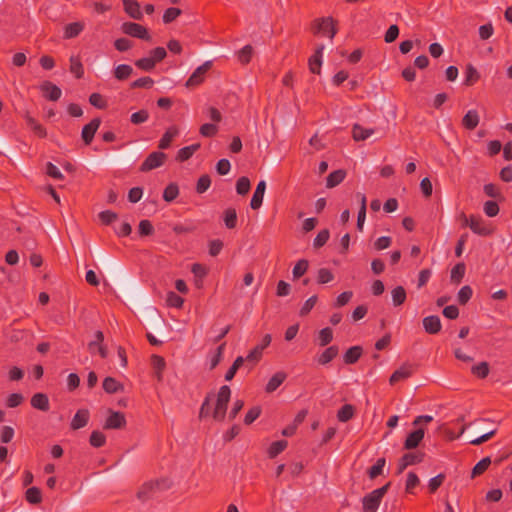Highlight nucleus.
<instances>
[{"label":"nucleus","mask_w":512,"mask_h":512,"mask_svg":"<svg viewBox=\"0 0 512 512\" xmlns=\"http://www.w3.org/2000/svg\"><path fill=\"white\" fill-rule=\"evenodd\" d=\"M231 397V389L228 385L220 387L213 412L211 413L213 419L217 422H222L225 419L228 403Z\"/></svg>","instance_id":"obj_1"},{"label":"nucleus","mask_w":512,"mask_h":512,"mask_svg":"<svg viewBox=\"0 0 512 512\" xmlns=\"http://www.w3.org/2000/svg\"><path fill=\"white\" fill-rule=\"evenodd\" d=\"M389 486L390 482L364 496L362 499L363 512H376Z\"/></svg>","instance_id":"obj_2"},{"label":"nucleus","mask_w":512,"mask_h":512,"mask_svg":"<svg viewBox=\"0 0 512 512\" xmlns=\"http://www.w3.org/2000/svg\"><path fill=\"white\" fill-rule=\"evenodd\" d=\"M311 29L314 34L328 36L330 39H333L337 33L336 22L332 17L315 19L312 22Z\"/></svg>","instance_id":"obj_3"},{"label":"nucleus","mask_w":512,"mask_h":512,"mask_svg":"<svg viewBox=\"0 0 512 512\" xmlns=\"http://www.w3.org/2000/svg\"><path fill=\"white\" fill-rule=\"evenodd\" d=\"M168 487L169 485L167 484L166 480L146 482L139 489L137 497L142 501H146L153 497L157 491L166 489Z\"/></svg>","instance_id":"obj_4"},{"label":"nucleus","mask_w":512,"mask_h":512,"mask_svg":"<svg viewBox=\"0 0 512 512\" xmlns=\"http://www.w3.org/2000/svg\"><path fill=\"white\" fill-rule=\"evenodd\" d=\"M167 159V155L164 152L155 151L150 153L146 159L140 165L139 170L141 172H149L153 169L161 167Z\"/></svg>","instance_id":"obj_5"},{"label":"nucleus","mask_w":512,"mask_h":512,"mask_svg":"<svg viewBox=\"0 0 512 512\" xmlns=\"http://www.w3.org/2000/svg\"><path fill=\"white\" fill-rule=\"evenodd\" d=\"M121 29L124 34L129 35L131 37H135L146 41L151 40V36L149 35L147 28L142 26L141 24L135 22H125L122 24Z\"/></svg>","instance_id":"obj_6"},{"label":"nucleus","mask_w":512,"mask_h":512,"mask_svg":"<svg viewBox=\"0 0 512 512\" xmlns=\"http://www.w3.org/2000/svg\"><path fill=\"white\" fill-rule=\"evenodd\" d=\"M211 67L212 61H206L201 66L197 67L186 81L185 86L187 88H192L200 85L204 81L205 76Z\"/></svg>","instance_id":"obj_7"},{"label":"nucleus","mask_w":512,"mask_h":512,"mask_svg":"<svg viewBox=\"0 0 512 512\" xmlns=\"http://www.w3.org/2000/svg\"><path fill=\"white\" fill-rule=\"evenodd\" d=\"M469 228L480 236H489L493 233V228L486 224L482 217L476 215H470Z\"/></svg>","instance_id":"obj_8"},{"label":"nucleus","mask_w":512,"mask_h":512,"mask_svg":"<svg viewBox=\"0 0 512 512\" xmlns=\"http://www.w3.org/2000/svg\"><path fill=\"white\" fill-rule=\"evenodd\" d=\"M272 337L270 334H265L261 340V343L256 345L246 356L247 361L258 362L262 358L263 351L270 345Z\"/></svg>","instance_id":"obj_9"},{"label":"nucleus","mask_w":512,"mask_h":512,"mask_svg":"<svg viewBox=\"0 0 512 512\" xmlns=\"http://www.w3.org/2000/svg\"><path fill=\"white\" fill-rule=\"evenodd\" d=\"M110 415L106 419L103 428L104 429H121L126 425L125 415L119 411L110 410Z\"/></svg>","instance_id":"obj_10"},{"label":"nucleus","mask_w":512,"mask_h":512,"mask_svg":"<svg viewBox=\"0 0 512 512\" xmlns=\"http://www.w3.org/2000/svg\"><path fill=\"white\" fill-rule=\"evenodd\" d=\"M414 373V366L409 363H404L390 376L389 383L391 385L396 384L399 381L408 379Z\"/></svg>","instance_id":"obj_11"},{"label":"nucleus","mask_w":512,"mask_h":512,"mask_svg":"<svg viewBox=\"0 0 512 512\" xmlns=\"http://www.w3.org/2000/svg\"><path fill=\"white\" fill-rule=\"evenodd\" d=\"M100 124V118H94L82 128L81 138L86 145L91 144Z\"/></svg>","instance_id":"obj_12"},{"label":"nucleus","mask_w":512,"mask_h":512,"mask_svg":"<svg viewBox=\"0 0 512 512\" xmlns=\"http://www.w3.org/2000/svg\"><path fill=\"white\" fill-rule=\"evenodd\" d=\"M43 96L50 101H57L62 95L61 89L50 81H44L40 85Z\"/></svg>","instance_id":"obj_13"},{"label":"nucleus","mask_w":512,"mask_h":512,"mask_svg":"<svg viewBox=\"0 0 512 512\" xmlns=\"http://www.w3.org/2000/svg\"><path fill=\"white\" fill-rule=\"evenodd\" d=\"M422 324L425 332L431 335L439 333L442 328L441 320L437 315L424 317Z\"/></svg>","instance_id":"obj_14"},{"label":"nucleus","mask_w":512,"mask_h":512,"mask_svg":"<svg viewBox=\"0 0 512 512\" xmlns=\"http://www.w3.org/2000/svg\"><path fill=\"white\" fill-rule=\"evenodd\" d=\"M89 411L87 409H80L76 412L71 420L70 427L72 430H78L85 427L89 421Z\"/></svg>","instance_id":"obj_15"},{"label":"nucleus","mask_w":512,"mask_h":512,"mask_svg":"<svg viewBox=\"0 0 512 512\" xmlns=\"http://www.w3.org/2000/svg\"><path fill=\"white\" fill-rule=\"evenodd\" d=\"M178 135H179L178 127L175 125L170 126L165 131V133L162 135V137L159 141V144H158V148L162 149V150L168 149L171 146L173 139L175 137H177Z\"/></svg>","instance_id":"obj_16"},{"label":"nucleus","mask_w":512,"mask_h":512,"mask_svg":"<svg viewBox=\"0 0 512 512\" xmlns=\"http://www.w3.org/2000/svg\"><path fill=\"white\" fill-rule=\"evenodd\" d=\"M266 190V182L264 180H261L253 193L250 206L253 210H257L261 207L263 203L264 193Z\"/></svg>","instance_id":"obj_17"},{"label":"nucleus","mask_w":512,"mask_h":512,"mask_svg":"<svg viewBox=\"0 0 512 512\" xmlns=\"http://www.w3.org/2000/svg\"><path fill=\"white\" fill-rule=\"evenodd\" d=\"M323 49H324L323 45L318 47L317 50L315 51V53L308 60L309 70L313 74H320L321 65H322Z\"/></svg>","instance_id":"obj_18"},{"label":"nucleus","mask_w":512,"mask_h":512,"mask_svg":"<svg viewBox=\"0 0 512 512\" xmlns=\"http://www.w3.org/2000/svg\"><path fill=\"white\" fill-rule=\"evenodd\" d=\"M424 433V429L421 427L411 432L404 442V448L407 450L416 448L424 438Z\"/></svg>","instance_id":"obj_19"},{"label":"nucleus","mask_w":512,"mask_h":512,"mask_svg":"<svg viewBox=\"0 0 512 512\" xmlns=\"http://www.w3.org/2000/svg\"><path fill=\"white\" fill-rule=\"evenodd\" d=\"M31 406L35 409L41 410V411H48L49 410V399L48 396L44 393H36L31 398Z\"/></svg>","instance_id":"obj_20"},{"label":"nucleus","mask_w":512,"mask_h":512,"mask_svg":"<svg viewBox=\"0 0 512 512\" xmlns=\"http://www.w3.org/2000/svg\"><path fill=\"white\" fill-rule=\"evenodd\" d=\"M200 148V143H195L190 146L183 147L178 150L175 160L178 162H184L189 160L193 154Z\"/></svg>","instance_id":"obj_21"},{"label":"nucleus","mask_w":512,"mask_h":512,"mask_svg":"<svg viewBox=\"0 0 512 512\" xmlns=\"http://www.w3.org/2000/svg\"><path fill=\"white\" fill-rule=\"evenodd\" d=\"M374 133L372 128H364L360 124H354L352 127V137L355 141H364Z\"/></svg>","instance_id":"obj_22"},{"label":"nucleus","mask_w":512,"mask_h":512,"mask_svg":"<svg viewBox=\"0 0 512 512\" xmlns=\"http://www.w3.org/2000/svg\"><path fill=\"white\" fill-rule=\"evenodd\" d=\"M479 114L476 110H469L462 119V125L468 130H474L479 124Z\"/></svg>","instance_id":"obj_23"},{"label":"nucleus","mask_w":512,"mask_h":512,"mask_svg":"<svg viewBox=\"0 0 512 512\" xmlns=\"http://www.w3.org/2000/svg\"><path fill=\"white\" fill-rule=\"evenodd\" d=\"M339 353V348L336 345L329 346L326 348L321 355L318 357L317 362L320 365H326L330 363Z\"/></svg>","instance_id":"obj_24"},{"label":"nucleus","mask_w":512,"mask_h":512,"mask_svg":"<svg viewBox=\"0 0 512 512\" xmlns=\"http://www.w3.org/2000/svg\"><path fill=\"white\" fill-rule=\"evenodd\" d=\"M286 373L280 371L275 373L268 381L265 387L267 393L274 392L286 379Z\"/></svg>","instance_id":"obj_25"},{"label":"nucleus","mask_w":512,"mask_h":512,"mask_svg":"<svg viewBox=\"0 0 512 512\" xmlns=\"http://www.w3.org/2000/svg\"><path fill=\"white\" fill-rule=\"evenodd\" d=\"M103 389L108 394H114L124 390V386L113 377H106L102 383Z\"/></svg>","instance_id":"obj_26"},{"label":"nucleus","mask_w":512,"mask_h":512,"mask_svg":"<svg viewBox=\"0 0 512 512\" xmlns=\"http://www.w3.org/2000/svg\"><path fill=\"white\" fill-rule=\"evenodd\" d=\"M346 177V171L343 169H338L331 172L326 179V187L334 188L339 185Z\"/></svg>","instance_id":"obj_27"},{"label":"nucleus","mask_w":512,"mask_h":512,"mask_svg":"<svg viewBox=\"0 0 512 512\" xmlns=\"http://www.w3.org/2000/svg\"><path fill=\"white\" fill-rule=\"evenodd\" d=\"M151 365L155 370V375L158 381H162L163 379V371L165 369L166 363L162 356L152 355L151 356Z\"/></svg>","instance_id":"obj_28"},{"label":"nucleus","mask_w":512,"mask_h":512,"mask_svg":"<svg viewBox=\"0 0 512 512\" xmlns=\"http://www.w3.org/2000/svg\"><path fill=\"white\" fill-rule=\"evenodd\" d=\"M363 349L361 346H352L350 347L344 354L343 360L345 364H354L356 363L361 355H362Z\"/></svg>","instance_id":"obj_29"},{"label":"nucleus","mask_w":512,"mask_h":512,"mask_svg":"<svg viewBox=\"0 0 512 512\" xmlns=\"http://www.w3.org/2000/svg\"><path fill=\"white\" fill-rule=\"evenodd\" d=\"M125 12L135 20H141L143 13L140 9V5L136 0H131L124 5Z\"/></svg>","instance_id":"obj_30"},{"label":"nucleus","mask_w":512,"mask_h":512,"mask_svg":"<svg viewBox=\"0 0 512 512\" xmlns=\"http://www.w3.org/2000/svg\"><path fill=\"white\" fill-rule=\"evenodd\" d=\"M84 29V23L82 22H73L69 23L64 28V38L72 39L77 37Z\"/></svg>","instance_id":"obj_31"},{"label":"nucleus","mask_w":512,"mask_h":512,"mask_svg":"<svg viewBox=\"0 0 512 512\" xmlns=\"http://www.w3.org/2000/svg\"><path fill=\"white\" fill-rule=\"evenodd\" d=\"M480 79V74L472 64L466 65L464 85L472 86Z\"/></svg>","instance_id":"obj_32"},{"label":"nucleus","mask_w":512,"mask_h":512,"mask_svg":"<svg viewBox=\"0 0 512 512\" xmlns=\"http://www.w3.org/2000/svg\"><path fill=\"white\" fill-rule=\"evenodd\" d=\"M392 303L395 307L405 303L407 294L403 286H397L391 291Z\"/></svg>","instance_id":"obj_33"},{"label":"nucleus","mask_w":512,"mask_h":512,"mask_svg":"<svg viewBox=\"0 0 512 512\" xmlns=\"http://www.w3.org/2000/svg\"><path fill=\"white\" fill-rule=\"evenodd\" d=\"M224 224L228 229H234L237 226V212L235 208H227L223 212Z\"/></svg>","instance_id":"obj_34"},{"label":"nucleus","mask_w":512,"mask_h":512,"mask_svg":"<svg viewBox=\"0 0 512 512\" xmlns=\"http://www.w3.org/2000/svg\"><path fill=\"white\" fill-rule=\"evenodd\" d=\"M133 73V68L127 64H120L114 70V77L117 80L123 81L128 79Z\"/></svg>","instance_id":"obj_35"},{"label":"nucleus","mask_w":512,"mask_h":512,"mask_svg":"<svg viewBox=\"0 0 512 512\" xmlns=\"http://www.w3.org/2000/svg\"><path fill=\"white\" fill-rule=\"evenodd\" d=\"M25 499L30 504H39L42 501L41 490L38 487H30L25 492Z\"/></svg>","instance_id":"obj_36"},{"label":"nucleus","mask_w":512,"mask_h":512,"mask_svg":"<svg viewBox=\"0 0 512 512\" xmlns=\"http://www.w3.org/2000/svg\"><path fill=\"white\" fill-rule=\"evenodd\" d=\"M288 442L286 440H279L273 442L268 448L269 458H275L278 454L287 448Z\"/></svg>","instance_id":"obj_37"},{"label":"nucleus","mask_w":512,"mask_h":512,"mask_svg":"<svg viewBox=\"0 0 512 512\" xmlns=\"http://www.w3.org/2000/svg\"><path fill=\"white\" fill-rule=\"evenodd\" d=\"M466 266L464 263L456 264L451 270V281L459 284L465 275Z\"/></svg>","instance_id":"obj_38"},{"label":"nucleus","mask_w":512,"mask_h":512,"mask_svg":"<svg viewBox=\"0 0 512 512\" xmlns=\"http://www.w3.org/2000/svg\"><path fill=\"white\" fill-rule=\"evenodd\" d=\"M354 416V407L350 404L343 405L337 413L340 422H347Z\"/></svg>","instance_id":"obj_39"},{"label":"nucleus","mask_w":512,"mask_h":512,"mask_svg":"<svg viewBox=\"0 0 512 512\" xmlns=\"http://www.w3.org/2000/svg\"><path fill=\"white\" fill-rule=\"evenodd\" d=\"M179 195V187L176 183H170L166 186L163 192V199L166 202L174 201Z\"/></svg>","instance_id":"obj_40"},{"label":"nucleus","mask_w":512,"mask_h":512,"mask_svg":"<svg viewBox=\"0 0 512 512\" xmlns=\"http://www.w3.org/2000/svg\"><path fill=\"white\" fill-rule=\"evenodd\" d=\"M386 460L385 458H379L377 459L376 463L369 468L368 470V476L370 479H375L379 475L383 473V469L385 467Z\"/></svg>","instance_id":"obj_41"},{"label":"nucleus","mask_w":512,"mask_h":512,"mask_svg":"<svg viewBox=\"0 0 512 512\" xmlns=\"http://www.w3.org/2000/svg\"><path fill=\"white\" fill-rule=\"evenodd\" d=\"M89 443L91 446H93L95 448H100L105 445L106 436L101 431H98V430L92 431L90 438H89Z\"/></svg>","instance_id":"obj_42"},{"label":"nucleus","mask_w":512,"mask_h":512,"mask_svg":"<svg viewBox=\"0 0 512 512\" xmlns=\"http://www.w3.org/2000/svg\"><path fill=\"white\" fill-rule=\"evenodd\" d=\"M70 71L73 73L76 78L80 79L83 77L84 68L78 57L72 56L70 58Z\"/></svg>","instance_id":"obj_43"},{"label":"nucleus","mask_w":512,"mask_h":512,"mask_svg":"<svg viewBox=\"0 0 512 512\" xmlns=\"http://www.w3.org/2000/svg\"><path fill=\"white\" fill-rule=\"evenodd\" d=\"M309 262L306 259H300L293 267L292 274L295 279L302 277L308 270Z\"/></svg>","instance_id":"obj_44"},{"label":"nucleus","mask_w":512,"mask_h":512,"mask_svg":"<svg viewBox=\"0 0 512 512\" xmlns=\"http://www.w3.org/2000/svg\"><path fill=\"white\" fill-rule=\"evenodd\" d=\"M471 372L478 378L484 379L489 374V364L485 361L480 362L471 368Z\"/></svg>","instance_id":"obj_45"},{"label":"nucleus","mask_w":512,"mask_h":512,"mask_svg":"<svg viewBox=\"0 0 512 512\" xmlns=\"http://www.w3.org/2000/svg\"><path fill=\"white\" fill-rule=\"evenodd\" d=\"M490 464H491L490 457H485V458L481 459L472 469V475H471L472 478L483 474L488 469Z\"/></svg>","instance_id":"obj_46"},{"label":"nucleus","mask_w":512,"mask_h":512,"mask_svg":"<svg viewBox=\"0 0 512 512\" xmlns=\"http://www.w3.org/2000/svg\"><path fill=\"white\" fill-rule=\"evenodd\" d=\"M251 188L248 177L242 176L236 182V191L239 195H246Z\"/></svg>","instance_id":"obj_47"},{"label":"nucleus","mask_w":512,"mask_h":512,"mask_svg":"<svg viewBox=\"0 0 512 512\" xmlns=\"http://www.w3.org/2000/svg\"><path fill=\"white\" fill-rule=\"evenodd\" d=\"M244 358L242 356H238L235 361L233 362L232 366L228 369V371L226 372L225 374V380L226 381H231L237 370L243 365L244 363Z\"/></svg>","instance_id":"obj_48"},{"label":"nucleus","mask_w":512,"mask_h":512,"mask_svg":"<svg viewBox=\"0 0 512 512\" xmlns=\"http://www.w3.org/2000/svg\"><path fill=\"white\" fill-rule=\"evenodd\" d=\"M319 345L326 346L333 340V331L331 328L326 327L319 331Z\"/></svg>","instance_id":"obj_49"},{"label":"nucleus","mask_w":512,"mask_h":512,"mask_svg":"<svg viewBox=\"0 0 512 512\" xmlns=\"http://www.w3.org/2000/svg\"><path fill=\"white\" fill-rule=\"evenodd\" d=\"M473 291L469 285L463 286L457 295L458 302L461 305H465L472 297Z\"/></svg>","instance_id":"obj_50"},{"label":"nucleus","mask_w":512,"mask_h":512,"mask_svg":"<svg viewBox=\"0 0 512 512\" xmlns=\"http://www.w3.org/2000/svg\"><path fill=\"white\" fill-rule=\"evenodd\" d=\"M334 279V275L331 270L327 268H320L317 272V283L326 284Z\"/></svg>","instance_id":"obj_51"},{"label":"nucleus","mask_w":512,"mask_h":512,"mask_svg":"<svg viewBox=\"0 0 512 512\" xmlns=\"http://www.w3.org/2000/svg\"><path fill=\"white\" fill-rule=\"evenodd\" d=\"M154 85V80L151 77H141L130 84L132 89L135 88H146L150 89Z\"/></svg>","instance_id":"obj_52"},{"label":"nucleus","mask_w":512,"mask_h":512,"mask_svg":"<svg viewBox=\"0 0 512 512\" xmlns=\"http://www.w3.org/2000/svg\"><path fill=\"white\" fill-rule=\"evenodd\" d=\"M210 185H211V178H210V176L207 175V174H204L197 181L196 192L198 194H202V193L206 192L209 189Z\"/></svg>","instance_id":"obj_53"},{"label":"nucleus","mask_w":512,"mask_h":512,"mask_svg":"<svg viewBox=\"0 0 512 512\" xmlns=\"http://www.w3.org/2000/svg\"><path fill=\"white\" fill-rule=\"evenodd\" d=\"M182 14V10L179 8L171 7L165 10L163 14V22L169 24L173 22L178 16Z\"/></svg>","instance_id":"obj_54"},{"label":"nucleus","mask_w":512,"mask_h":512,"mask_svg":"<svg viewBox=\"0 0 512 512\" xmlns=\"http://www.w3.org/2000/svg\"><path fill=\"white\" fill-rule=\"evenodd\" d=\"M330 233L328 229H323L318 232L317 236L314 238L313 246L315 248H320L324 246L329 240Z\"/></svg>","instance_id":"obj_55"},{"label":"nucleus","mask_w":512,"mask_h":512,"mask_svg":"<svg viewBox=\"0 0 512 512\" xmlns=\"http://www.w3.org/2000/svg\"><path fill=\"white\" fill-rule=\"evenodd\" d=\"M166 301L169 306L175 308H181L184 303V299L173 291L167 293Z\"/></svg>","instance_id":"obj_56"},{"label":"nucleus","mask_w":512,"mask_h":512,"mask_svg":"<svg viewBox=\"0 0 512 512\" xmlns=\"http://www.w3.org/2000/svg\"><path fill=\"white\" fill-rule=\"evenodd\" d=\"M138 231L140 236H150L154 233V228L149 220L144 219L139 222Z\"/></svg>","instance_id":"obj_57"},{"label":"nucleus","mask_w":512,"mask_h":512,"mask_svg":"<svg viewBox=\"0 0 512 512\" xmlns=\"http://www.w3.org/2000/svg\"><path fill=\"white\" fill-rule=\"evenodd\" d=\"M148 118H149L148 111L145 109H142V110H139V111L133 113L130 117V121H131V123H133L135 125H139V124L146 122L148 120Z\"/></svg>","instance_id":"obj_58"},{"label":"nucleus","mask_w":512,"mask_h":512,"mask_svg":"<svg viewBox=\"0 0 512 512\" xmlns=\"http://www.w3.org/2000/svg\"><path fill=\"white\" fill-rule=\"evenodd\" d=\"M253 48L251 45L244 46L238 53V59L242 64H248L252 57Z\"/></svg>","instance_id":"obj_59"},{"label":"nucleus","mask_w":512,"mask_h":512,"mask_svg":"<svg viewBox=\"0 0 512 512\" xmlns=\"http://www.w3.org/2000/svg\"><path fill=\"white\" fill-rule=\"evenodd\" d=\"M24 401V397L20 393H12L6 399V406L9 408H15L21 405Z\"/></svg>","instance_id":"obj_60"},{"label":"nucleus","mask_w":512,"mask_h":512,"mask_svg":"<svg viewBox=\"0 0 512 512\" xmlns=\"http://www.w3.org/2000/svg\"><path fill=\"white\" fill-rule=\"evenodd\" d=\"M89 102L92 106L98 109H104L107 107V102L104 100L103 96L99 93H92L89 97Z\"/></svg>","instance_id":"obj_61"},{"label":"nucleus","mask_w":512,"mask_h":512,"mask_svg":"<svg viewBox=\"0 0 512 512\" xmlns=\"http://www.w3.org/2000/svg\"><path fill=\"white\" fill-rule=\"evenodd\" d=\"M261 414V408L260 406H254L251 409L248 410V412L245 415L244 423L246 425L252 424Z\"/></svg>","instance_id":"obj_62"},{"label":"nucleus","mask_w":512,"mask_h":512,"mask_svg":"<svg viewBox=\"0 0 512 512\" xmlns=\"http://www.w3.org/2000/svg\"><path fill=\"white\" fill-rule=\"evenodd\" d=\"M117 213L111 210H105L99 213V219L104 225H110L112 222L117 220Z\"/></svg>","instance_id":"obj_63"},{"label":"nucleus","mask_w":512,"mask_h":512,"mask_svg":"<svg viewBox=\"0 0 512 512\" xmlns=\"http://www.w3.org/2000/svg\"><path fill=\"white\" fill-rule=\"evenodd\" d=\"M135 65L144 71H151L155 68L154 61L150 57H144L135 61Z\"/></svg>","instance_id":"obj_64"}]
</instances>
